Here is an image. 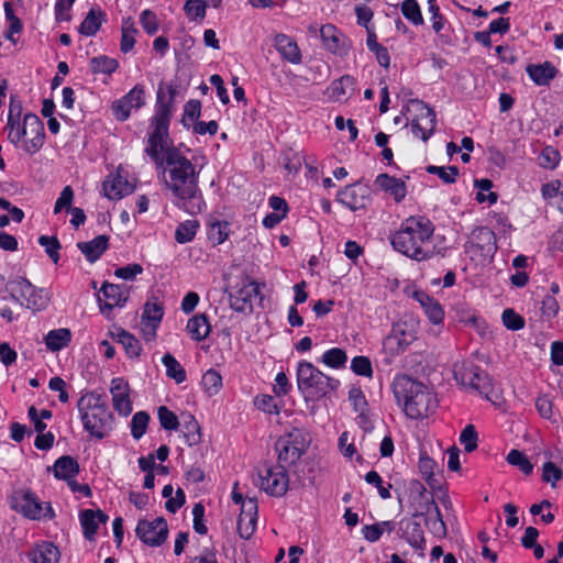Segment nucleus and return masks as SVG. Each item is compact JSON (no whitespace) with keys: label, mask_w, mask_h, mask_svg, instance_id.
Here are the masks:
<instances>
[{"label":"nucleus","mask_w":563,"mask_h":563,"mask_svg":"<svg viewBox=\"0 0 563 563\" xmlns=\"http://www.w3.org/2000/svg\"><path fill=\"white\" fill-rule=\"evenodd\" d=\"M478 434L473 424H467L460 434V443L466 452H473L477 448Z\"/></svg>","instance_id":"nucleus-62"},{"label":"nucleus","mask_w":563,"mask_h":563,"mask_svg":"<svg viewBox=\"0 0 563 563\" xmlns=\"http://www.w3.org/2000/svg\"><path fill=\"white\" fill-rule=\"evenodd\" d=\"M164 317V305L159 300L147 301L144 305L141 321L159 325Z\"/></svg>","instance_id":"nucleus-42"},{"label":"nucleus","mask_w":563,"mask_h":563,"mask_svg":"<svg viewBox=\"0 0 563 563\" xmlns=\"http://www.w3.org/2000/svg\"><path fill=\"white\" fill-rule=\"evenodd\" d=\"M180 426L184 441L188 446H195L201 442V428L194 415L183 413Z\"/></svg>","instance_id":"nucleus-33"},{"label":"nucleus","mask_w":563,"mask_h":563,"mask_svg":"<svg viewBox=\"0 0 563 563\" xmlns=\"http://www.w3.org/2000/svg\"><path fill=\"white\" fill-rule=\"evenodd\" d=\"M526 73L534 85L549 86L556 77L559 70L551 62L545 60L540 64L527 65Z\"/></svg>","instance_id":"nucleus-24"},{"label":"nucleus","mask_w":563,"mask_h":563,"mask_svg":"<svg viewBox=\"0 0 563 563\" xmlns=\"http://www.w3.org/2000/svg\"><path fill=\"white\" fill-rule=\"evenodd\" d=\"M162 364L166 368V376L174 379L177 384L186 380L187 374L183 365L170 353H166L162 357Z\"/></svg>","instance_id":"nucleus-39"},{"label":"nucleus","mask_w":563,"mask_h":563,"mask_svg":"<svg viewBox=\"0 0 563 563\" xmlns=\"http://www.w3.org/2000/svg\"><path fill=\"white\" fill-rule=\"evenodd\" d=\"M24 123L30 137L24 140L23 148L27 153L34 154L42 148L45 141L44 123L36 114L31 112L24 114Z\"/></svg>","instance_id":"nucleus-19"},{"label":"nucleus","mask_w":563,"mask_h":563,"mask_svg":"<svg viewBox=\"0 0 563 563\" xmlns=\"http://www.w3.org/2000/svg\"><path fill=\"white\" fill-rule=\"evenodd\" d=\"M375 185L383 191L390 194L396 202L402 201L406 197L407 188L405 181L388 174L377 175Z\"/></svg>","instance_id":"nucleus-29"},{"label":"nucleus","mask_w":563,"mask_h":563,"mask_svg":"<svg viewBox=\"0 0 563 563\" xmlns=\"http://www.w3.org/2000/svg\"><path fill=\"white\" fill-rule=\"evenodd\" d=\"M4 130L8 131V140L15 146L27 136L24 121L22 123L21 121L12 123L7 122Z\"/></svg>","instance_id":"nucleus-63"},{"label":"nucleus","mask_w":563,"mask_h":563,"mask_svg":"<svg viewBox=\"0 0 563 563\" xmlns=\"http://www.w3.org/2000/svg\"><path fill=\"white\" fill-rule=\"evenodd\" d=\"M274 47L280 54L282 58L291 63V64H300L301 63V53L295 40L290 36L280 33L277 34L274 38Z\"/></svg>","instance_id":"nucleus-27"},{"label":"nucleus","mask_w":563,"mask_h":563,"mask_svg":"<svg viewBox=\"0 0 563 563\" xmlns=\"http://www.w3.org/2000/svg\"><path fill=\"white\" fill-rule=\"evenodd\" d=\"M503 324L511 331H519L525 328V318L511 308H507L501 314Z\"/></svg>","instance_id":"nucleus-60"},{"label":"nucleus","mask_w":563,"mask_h":563,"mask_svg":"<svg viewBox=\"0 0 563 563\" xmlns=\"http://www.w3.org/2000/svg\"><path fill=\"white\" fill-rule=\"evenodd\" d=\"M431 26L434 33L438 35L439 41L443 45H453L454 38H453V31L451 30L450 24L448 23L446 18L441 14L435 20H430Z\"/></svg>","instance_id":"nucleus-44"},{"label":"nucleus","mask_w":563,"mask_h":563,"mask_svg":"<svg viewBox=\"0 0 563 563\" xmlns=\"http://www.w3.org/2000/svg\"><path fill=\"white\" fill-rule=\"evenodd\" d=\"M321 361L328 367L342 368L347 362V355L346 352L340 347H331L322 354Z\"/></svg>","instance_id":"nucleus-48"},{"label":"nucleus","mask_w":563,"mask_h":563,"mask_svg":"<svg viewBox=\"0 0 563 563\" xmlns=\"http://www.w3.org/2000/svg\"><path fill=\"white\" fill-rule=\"evenodd\" d=\"M391 389L397 405L412 420L428 417L437 408L435 395L423 383L407 374H397Z\"/></svg>","instance_id":"nucleus-3"},{"label":"nucleus","mask_w":563,"mask_h":563,"mask_svg":"<svg viewBox=\"0 0 563 563\" xmlns=\"http://www.w3.org/2000/svg\"><path fill=\"white\" fill-rule=\"evenodd\" d=\"M329 90L333 100L341 101L343 98L351 96L354 90V78L350 75H343L331 82Z\"/></svg>","instance_id":"nucleus-36"},{"label":"nucleus","mask_w":563,"mask_h":563,"mask_svg":"<svg viewBox=\"0 0 563 563\" xmlns=\"http://www.w3.org/2000/svg\"><path fill=\"white\" fill-rule=\"evenodd\" d=\"M135 533L137 538L150 547L162 545L168 536L167 522L163 517H158L153 521L141 519L137 522Z\"/></svg>","instance_id":"nucleus-14"},{"label":"nucleus","mask_w":563,"mask_h":563,"mask_svg":"<svg viewBox=\"0 0 563 563\" xmlns=\"http://www.w3.org/2000/svg\"><path fill=\"white\" fill-rule=\"evenodd\" d=\"M118 59L108 55L95 56L89 62V68L93 75H112L119 68Z\"/></svg>","instance_id":"nucleus-37"},{"label":"nucleus","mask_w":563,"mask_h":563,"mask_svg":"<svg viewBox=\"0 0 563 563\" xmlns=\"http://www.w3.org/2000/svg\"><path fill=\"white\" fill-rule=\"evenodd\" d=\"M201 115V102L197 99L188 100L183 110L181 124L185 129H190Z\"/></svg>","instance_id":"nucleus-46"},{"label":"nucleus","mask_w":563,"mask_h":563,"mask_svg":"<svg viewBox=\"0 0 563 563\" xmlns=\"http://www.w3.org/2000/svg\"><path fill=\"white\" fill-rule=\"evenodd\" d=\"M121 31L120 49L122 53L126 54L133 49L135 45V34L137 33V29L135 27V23L132 18H125L122 20Z\"/></svg>","instance_id":"nucleus-40"},{"label":"nucleus","mask_w":563,"mask_h":563,"mask_svg":"<svg viewBox=\"0 0 563 563\" xmlns=\"http://www.w3.org/2000/svg\"><path fill=\"white\" fill-rule=\"evenodd\" d=\"M84 430L97 440L107 438L113 429L114 416L109 409L107 397L87 391L77 401Z\"/></svg>","instance_id":"nucleus-4"},{"label":"nucleus","mask_w":563,"mask_h":563,"mask_svg":"<svg viewBox=\"0 0 563 563\" xmlns=\"http://www.w3.org/2000/svg\"><path fill=\"white\" fill-rule=\"evenodd\" d=\"M200 227V223L198 220H185L180 222L175 231V240L179 244H186L188 242H191Z\"/></svg>","instance_id":"nucleus-41"},{"label":"nucleus","mask_w":563,"mask_h":563,"mask_svg":"<svg viewBox=\"0 0 563 563\" xmlns=\"http://www.w3.org/2000/svg\"><path fill=\"white\" fill-rule=\"evenodd\" d=\"M186 330L191 340L203 341L211 332V324L206 313H198L188 319Z\"/></svg>","instance_id":"nucleus-31"},{"label":"nucleus","mask_w":563,"mask_h":563,"mask_svg":"<svg viewBox=\"0 0 563 563\" xmlns=\"http://www.w3.org/2000/svg\"><path fill=\"white\" fill-rule=\"evenodd\" d=\"M435 467L437 462L433 459L429 457L427 454L420 455L418 462L419 472L432 489L437 486V481L434 479Z\"/></svg>","instance_id":"nucleus-53"},{"label":"nucleus","mask_w":563,"mask_h":563,"mask_svg":"<svg viewBox=\"0 0 563 563\" xmlns=\"http://www.w3.org/2000/svg\"><path fill=\"white\" fill-rule=\"evenodd\" d=\"M410 104L415 111L411 119V132L415 136L420 137L423 142L434 134L437 128V113L422 100L412 99Z\"/></svg>","instance_id":"nucleus-12"},{"label":"nucleus","mask_w":563,"mask_h":563,"mask_svg":"<svg viewBox=\"0 0 563 563\" xmlns=\"http://www.w3.org/2000/svg\"><path fill=\"white\" fill-rule=\"evenodd\" d=\"M455 380L465 388H471L490 402L498 398L495 394L493 378L479 365L465 361L456 365L453 371Z\"/></svg>","instance_id":"nucleus-7"},{"label":"nucleus","mask_w":563,"mask_h":563,"mask_svg":"<svg viewBox=\"0 0 563 563\" xmlns=\"http://www.w3.org/2000/svg\"><path fill=\"white\" fill-rule=\"evenodd\" d=\"M110 238L106 234H100L87 242H78L77 249L85 255L89 263L97 262L103 253L109 249Z\"/></svg>","instance_id":"nucleus-28"},{"label":"nucleus","mask_w":563,"mask_h":563,"mask_svg":"<svg viewBox=\"0 0 563 563\" xmlns=\"http://www.w3.org/2000/svg\"><path fill=\"white\" fill-rule=\"evenodd\" d=\"M201 385L209 396H214L222 388V376L214 368H210L202 375Z\"/></svg>","instance_id":"nucleus-49"},{"label":"nucleus","mask_w":563,"mask_h":563,"mask_svg":"<svg viewBox=\"0 0 563 563\" xmlns=\"http://www.w3.org/2000/svg\"><path fill=\"white\" fill-rule=\"evenodd\" d=\"M400 10L405 19L413 25L419 26L424 23L421 9L417 0H404L400 4Z\"/></svg>","instance_id":"nucleus-47"},{"label":"nucleus","mask_w":563,"mask_h":563,"mask_svg":"<svg viewBox=\"0 0 563 563\" xmlns=\"http://www.w3.org/2000/svg\"><path fill=\"white\" fill-rule=\"evenodd\" d=\"M145 106V87L135 85L128 93L112 103L111 110L118 121H126L132 109H141Z\"/></svg>","instance_id":"nucleus-15"},{"label":"nucleus","mask_w":563,"mask_h":563,"mask_svg":"<svg viewBox=\"0 0 563 563\" xmlns=\"http://www.w3.org/2000/svg\"><path fill=\"white\" fill-rule=\"evenodd\" d=\"M365 482L369 485H373L377 488L378 495L383 499H388L391 497L390 488L391 484L384 485V481L382 476L378 474V472L372 470L365 474L364 477Z\"/></svg>","instance_id":"nucleus-59"},{"label":"nucleus","mask_w":563,"mask_h":563,"mask_svg":"<svg viewBox=\"0 0 563 563\" xmlns=\"http://www.w3.org/2000/svg\"><path fill=\"white\" fill-rule=\"evenodd\" d=\"M71 341V332L67 328L48 331L45 335V345L51 352H57L66 347Z\"/></svg>","instance_id":"nucleus-35"},{"label":"nucleus","mask_w":563,"mask_h":563,"mask_svg":"<svg viewBox=\"0 0 563 563\" xmlns=\"http://www.w3.org/2000/svg\"><path fill=\"white\" fill-rule=\"evenodd\" d=\"M335 200L351 211L366 209L371 202V188L356 181L339 190Z\"/></svg>","instance_id":"nucleus-13"},{"label":"nucleus","mask_w":563,"mask_h":563,"mask_svg":"<svg viewBox=\"0 0 563 563\" xmlns=\"http://www.w3.org/2000/svg\"><path fill=\"white\" fill-rule=\"evenodd\" d=\"M4 14L5 19L9 22V27L5 34L7 40L15 43L13 37L14 34L21 33L23 30V24L21 20L15 15L13 8L10 2H4Z\"/></svg>","instance_id":"nucleus-56"},{"label":"nucleus","mask_w":563,"mask_h":563,"mask_svg":"<svg viewBox=\"0 0 563 563\" xmlns=\"http://www.w3.org/2000/svg\"><path fill=\"white\" fill-rule=\"evenodd\" d=\"M257 508V501L254 498H247L242 506L236 522V529L239 536L244 540L250 539L256 529Z\"/></svg>","instance_id":"nucleus-21"},{"label":"nucleus","mask_w":563,"mask_h":563,"mask_svg":"<svg viewBox=\"0 0 563 563\" xmlns=\"http://www.w3.org/2000/svg\"><path fill=\"white\" fill-rule=\"evenodd\" d=\"M15 291L25 301V307L33 311H42L48 306V297L43 288H37L26 278L15 283Z\"/></svg>","instance_id":"nucleus-18"},{"label":"nucleus","mask_w":563,"mask_h":563,"mask_svg":"<svg viewBox=\"0 0 563 563\" xmlns=\"http://www.w3.org/2000/svg\"><path fill=\"white\" fill-rule=\"evenodd\" d=\"M287 466L262 465L257 468V485L272 497H283L289 485Z\"/></svg>","instance_id":"nucleus-10"},{"label":"nucleus","mask_w":563,"mask_h":563,"mask_svg":"<svg viewBox=\"0 0 563 563\" xmlns=\"http://www.w3.org/2000/svg\"><path fill=\"white\" fill-rule=\"evenodd\" d=\"M560 161L561 154L559 150L551 145L544 146L538 157L539 166L551 170L558 167Z\"/></svg>","instance_id":"nucleus-50"},{"label":"nucleus","mask_w":563,"mask_h":563,"mask_svg":"<svg viewBox=\"0 0 563 563\" xmlns=\"http://www.w3.org/2000/svg\"><path fill=\"white\" fill-rule=\"evenodd\" d=\"M33 563H58L60 553L54 543L44 541L27 553Z\"/></svg>","instance_id":"nucleus-32"},{"label":"nucleus","mask_w":563,"mask_h":563,"mask_svg":"<svg viewBox=\"0 0 563 563\" xmlns=\"http://www.w3.org/2000/svg\"><path fill=\"white\" fill-rule=\"evenodd\" d=\"M262 299L260 285L255 280H246L230 297V306L236 312L252 313L254 310V301Z\"/></svg>","instance_id":"nucleus-16"},{"label":"nucleus","mask_w":563,"mask_h":563,"mask_svg":"<svg viewBox=\"0 0 563 563\" xmlns=\"http://www.w3.org/2000/svg\"><path fill=\"white\" fill-rule=\"evenodd\" d=\"M435 225L426 216H410L390 235L393 249L417 262L429 261L440 252L432 243Z\"/></svg>","instance_id":"nucleus-2"},{"label":"nucleus","mask_w":563,"mask_h":563,"mask_svg":"<svg viewBox=\"0 0 563 563\" xmlns=\"http://www.w3.org/2000/svg\"><path fill=\"white\" fill-rule=\"evenodd\" d=\"M80 467L76 459L70 455L58 457L53 465V474L55 478L66 481L74 479L79 474Z\"/></svg>","instance_id":"nucleus-30"},{"label":"nucleus","mask_w":563,"mask_h":563,"mask_svg":"<svg viewBox=\"0 0 563 563\" xmlns=\"http://www.w3.org/2000/svg\"><path fill=\"white\" fill-rule=\"evenodd\" d=\"M506 461L512 465L517 466L525 475H529L533 471V465L529 461L528 456L517 449H512L507 454Z\"/></svg>","instance_id":"nucleus-54"},{"label":"nucleus","mask_w":563,"mask_h":563,"mask_svg":"<svg viewBox=\"0 0 563 563\" xmlns=\"http://www.w3.org/2000/svg\"><path fill=\"white\" fill-rule=\"evenodd\" d=\"M351 371L358 376L371 378L373 377L374 371L373 365L367 356L358 355L354 356L351 361Z\"/></svg>","instance_id":"nucleus-58"},{"label":"nucleus","mask_w":563,"mask_h":563,"mask_svg":"<svg viewBox=\"0 0 563 563\" xmlns=\"http://www.w3.org/2000/svg\"><path fill=\"white\" fill-rule=\"evenodd\" d=\"M417 340L416 331L407 322H395L383 340V351L390 358L404 354Z\"/></svg>","instance_id":"nucleus-11"},{"label":"nucleus","mask_w":563,"mask_h":563,"mask_svg":"<svg viewBox=\"0 0 563 563\" xmlns=\"http://www.w3.org/2000/svg\"><path fill=\"white\" fill-rule=\"evenodd\" d=\"M312 439L305 428H292L280 435L275 443L278 463L283 466L295 465L307 452Z\"/></svg>","instance_id":"nucleus-8"},{"label":"nucleus","mask_w":563,"mask_h":563,"mask_svg":"<svg viewBox=\"0 0 563 563\" xmlns=\"http://www.w3.org/2000/svg\"><path fill=\"white\" fill-rule=\"evenodd\" d=\"M150 419V415L143 410L133 415L131 420V435L134 440H140L146 433Z\"/></svg>","instance_id":"nucleus-55"},{"label":"nucleus","mask_w":563,"mask_h":563,"mask_svg":"<svg viewBox=\"0 0 563 563\" xmlns=\"http://www.w3.org/2000/svg\"><path fill=\"white\" fill-rule=\"evenodd\" d=\"M563 477V471L553 462L548 461L542 465V481L555 487Z\"/></svg>","instance_id":"nucleus-64"},{"label":"nucleus","mask_w":563,"mask_h":563,"mask_svg":"<svg viewBox=\"0 0 563 563\" xmlns=\"http://www.w3.org/2000/svg\"><path fill=\"white\" fill-rule=\"evenodd\" d=\"M10 508L30 520H52L55 511L49 503L40 501L31 489L15 490L9 499Z\"/></svg>","instance_id":"nucleus-9"},{"label":"nucleus","mask_w":563,"mask_h":563,"mask_svg":"<svg viewBox=\"0 0 563 563\" xmlns=\"http://www.w3.org/2000/svg\"><path fill=\"white\" fill-rule=\"evenodd\" d=\"M466 247L483 257L493 256L497 251L495 232L488 227H477L470 235Z\"/></svg>","instance_id":"nucleus-17"},{"label":"nucleus","mask_w":563,"mask_h":563,"mask_svg":"<svg viewBox=\"0 0 563 563\" xmlns=\"http://www.w3.org/2000/svg\"><path fill=\"white\" fill-rule=\"evenodd\" d=\"M253 405L260 411L267 415L278 416L280 406L275 401L274 397L268 394H258L253 398Z\"/></svg>","instance_id":"nucleus-51"},{"label":"nucleus","mask_w":563,"mask_h":563,"mask_svg":"<svg viewBox=\"0 0 563 563\" xmlns=\"http://www.w3.org/2000/svg\"><path fill=\"white\" fill-rule=\"evenodd\" d=\"M230 235V223L216 220L209 224L208 239L213 246L224 243Z\"/></svg>","instance_id":"nucleus-43"},{"label":"nucleus","mask_w":563,"mask_h":563,"mask_svg":"<svg viewBox=\"0 0 563 563\" xmlns=\"http://www.w3.org/2000/svg\"><path fill=\"white\" fill-rule=\"evenodd\" d=\"M298 391L306 401H319L340 386V380L322 373L309 361H299L296 368Z\"/></svg>","instance_id":"nucleus-5"},{"label":"nucleus","mask_w":563,"mask_h":563,"mask_svg":"<svg viewBox=\"0 0 563 563\" xmlns=\"http://www.w3.org/2000/svg\"><path fill=\"white\" fill-rule=\"evenodd\" d=\"M104 20L106 13L100 9L92 8L78 26V32L85 36H93L100 30Z\"/></svg>","instance_id":"nucleus-34"},{"label":"nucleus","mask_w":563,"mask_h":563,"mask_svg":"<svg viewBox=\"0 0 563 563\" xmlns=\"http://www.w3.org/2000/svg\"><path fill=\"white\" fill-rule=\"evenodd\" d=\"M159 424L167 431H176L180 427V421L175 412L169 410L166 406H161L157 410Z\"/></svg>","instance_id":"nucleus-57"},{"label":"nucleus","mask_w":563,"mask_h":563,"mask_svg":"<svg viewBox=\"0 0 563 563\" xmlns=\"http://www.w3.org/2000/svg\"><path fill=\"white\" fill-rule=\"evenodd\" d=\"M117 338L118 342L123 346L129 358H137L141 355L143 351L142 345L133 334L124 329H120Z\"/></svg>","instance_id":"nucleus-38"},{"label":"nucleus","mask_w":563,"mask_h":563,"mask_svg":"<svg viewBox=\"0 0 563 563\" xmlns=\"http://www.w3.org/2000/svg\"><path fill=\"white\" fill-rule=\"evenodd\" d=\"M176 93L173 85L167 86V92L162 86L158 87L154 113L148 120L145 153L158 167L166 165L168 179L165 180V186L173 194L174 206L196 216L207 208L198 186L199 172L178 148L169 146V125L176 110Z\"/></svg>","instance_id":"nucleus-1"},{"label":"nucleus","mask_w":563,"mask_h":563,"mask_svg":"<svg viewBox=\"0 0 563 563\" xmlns=\"http://www.w3.org/2000/svg\"><path fill=\"white\" fill-rule=\"evenodd\" d=\"M37 243L42 247H44L45 253L54 264H57L59 262V250L62 249V244L57 236L40 235L37 239Z\"/></svg>","instance_id":"nucleus-52"},{"label":"nucleus","mask_w":563,"mask_h":563,"mask_svg":"<svg viewBox=\"0 0 563 563\" xmlns=\"http://www.w3.org/2000/svg\"><path fill=\"white\" fill-rule=\"evenodd\" d=\"M410 498L413 503H418L419 509L413 515L424 516V525L429 532L437 539H444L448 536L446 523L443 520L441 511L434 501L433 494L417 479L409 484Z\"/></svg>","instance_id":"nucleus-6"},{"label":"nucleus","mask_w":563,"mask_h":563,"mask_svg":"<svg viewBox=\"0 0 563 563\" xmlns=\"http://www.w3.org/2000/svg\"><path fill=\"white\" fill-rule=\"evenodd\" d=\"M206 0H187L184 4V11L191 21L202 20L206 16Z\"/></svg>","instance_id":"nucleus-61"},{"label":"nucleus","mask_w":563,"mask_h":563,"mask_svg":"<svg viewBox=\"0 0 563 563\" xmlns=\"http://www.w3.org/2000/svg\"><path fill=\"white\" fill-rule=\"evenodd\" d=\"M128 300L126 292L121 286L110 283H104L99 291L98 301L100 311L106 313L115 307H123Z\"/></svg>","instance_id":"nucleus-22"},{"label":"nucleus","mask_w":563,"mask_h":563,"mask_svg":"<svg viewBox=\"0 0 563 563\" xmlns=\"http://www.w3.org/2000/svg\"><path fill=\"white\" fill-rule=\"evenodd\" d=\"M320 37L323 46L335 55H342L346 51L344 37L339 29L333 24H324L320 29Z\"/></svg>","instance_id":"nucleus-25"},{"label":"nucleus","mask_w":563,"mask_h":563,"mask_svg":"<svg viewBox=\"0 0 563 563\" xmlns=\"http://www.w3.org/2000/svg\"><path fill=\"white\" fill-rule=\"evenodd\" d=\"M104 196L110 200H120L134 190V186L129 180L117 174L115 176L108 178L103 181Z\"/></svg>","instance_id":"nucleus-26"},{"label":"nucleus","mask_w":563,"mask_h":563,"mask_svg":"<svg viewBox=\"0 0 563 563\" xmlns=\"http://www.w3.org/2000/svg\"><path fill=\"white\" fill-rule=\"evenodd\" d=\"M398 531L400 533V538H402L416 551H419L420 555H423V551L426 550V539L419 521H416L412 518H402L399 521Z\"/></svg>","instance_id":"nucleus-20"},{"label":"nucleus","mask_w":563,"mask_h":563,"mask_svg":"<svg viewBox=\"0 0 563 563\" xmlns=\"http://www.w3.org/2000/svg\"><path fill=\"white\" fill-rule=\"evenodd\" d=\"M109 516L101 509H84L79 514V521L84 538L88 541L95 540L99 525H106Z\"/></svg>","instance_id":"nucleus-23"},{"label":"nucleus","mask_w":563,"mask_h":563,"mask_svg":"<svg viewBox=\"0 0 563 563\" xmlns=\"http://www.w3.org/2000/svg\"><path fill=\"white\" fill-rule=\"evenodd\" d=\"M426 170L430 175H437L444 184L452 185L456 183V179L460 175V169L457 166H437V165H428Z\"/></svg>","instance_id":"nucleus-45"}]
</instances>
